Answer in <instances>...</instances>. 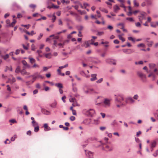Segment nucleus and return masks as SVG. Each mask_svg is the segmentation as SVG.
Returning a JSON list of instances; mask_svg holds the SVG:
<instances>
[{"label":"nucleus","mask_w":158,"mask_h":158,"mask_svg":"<svg viewBox=\"0 0 158 158\" xmlns=\"http://www.w3.org/2000/svg\"><path fill=\"white\" fill-rule=\"evenodd\" d=\"M50 1L55 2V0H48L47 3V7L48 9H58L59 8V6L57 5H55L50 2Z\"/></svg>","instance_id":"obj_1"},{"label":"nucleus","mask_w":158,"mask_h":158,"mask_svg":"<svg viewBox=\"0 0 158 158\" xmlns=\"http://www.w3.org/2000/svg\"><path fill=\"white\" fill-rule=\"evenodd\" d=\"M111 100V99H110L104 98L103 102L102 103V105L105 107H109L110 106Z\"/></svg>","instance_id":"obj_2"},{"label":"nucleus","mask_w":158,"mask_h":158,"mask_svg":"<svg viewBox=\"0 0 158 158\" xmlns=\"http://www.w3.org/2000/svg\"><path fill=\"white\" fill-rule=\"evenodd\" d=\"M124 100L123 98L121 96H118L115 99L116 103H118L122 105L124 104L122 102V101Z\"/></svg>","instance_id":"obj_3"},{"label":"nucleus","mask_w":158,"mask_h":158,"mask_svg":"<svg viewBox=\"0 0 158 158\" xmlns=\"http://www.w3.org/2000/svg\"><path fill=\"white\" fill-rule=\"evenodd\" d=\"M69 101L70 102H73L72 105L73 106H79V105L77 102L75 98H73L71 96H70L69 98Z\"/></svg>","instance_id":"obj_4"},{"label":"nucleus","mask_w":158,"mask_h":158,"mask_svg":"<svg viewBox=\"0 0 158 158\" xmlns=\"http://www.w3.org/2000/svg\"><path fill=\"white\" fill-rule=\"evenodd\" d=\"M95 113L94 110L92 109H90L86 111L85 114L87 115L92 116Z\"/></svg>","instance_id":"obj_5"},{"label":"nucleus","mask_w":158,"mask_h":158,"mask_svg":"<svg viewBox=\"0 0 158 158\" xmlns=\"http://www.w3.org/2000/svg\"><path fill=\"white\" fill-rule=\"evenodd\" d=\"M85 155L88 158H93V153L89 151L85 150Z\"/></svg>","instance_id":"obj_6"},{"label":"nucleus","mask_w":158,"mask_h":158,"mask_svg":"<svg viewBox=\"0 0 158 158\" xmlns=\"http://www.w3.org/2000/svg\"><path fill=\"white\" fill-rule=\"evenodd\" d=\"M138 76L141 78V79L143 81H145L146 78V76L144 74L140 72H138Z\"/></svg>","instance_id":"obj_7"},{"label":"nucleus","mask_w":158,"mask_h":158,"mask_svg":"<svg viewBox=\"0 0 158 158\" xmlns=\"http://www.w3.org/2000/svg\"><path fill=\"white\" fill-rule=\"evenodd\" d=\"M22 63L24 65L23 68L24 69H30L31 66L27 64L26 61L25 60L22 61Z\"/></svg>","instance_id":"obj_8"},{"label":"nucleus","mask_w":158,"mask_h":158,"mask_svg":"<svg viewBox=\"0 0 158 158\" xmlns=\"http://www.w3.org/2000/svg\"><path fill=\"white\" fill-rule=\"evenodd\" d=\"M97 15H91V18L92 19H97L98 18H100L101 17V15L100 14V12L99 10H97Z\"/></svg>","instance_id":"obj_9"},{"label":"nucleus","mask_w":158,"mask_h":158,"mask_svg":"<svg viewBox=\"0 0 158 158\" xmlns=\"http://www.w3.org/2000/svg\"><path fill=\"white\" fill-rule=\"evenodd\" d=\"M125 102L126 103H132L135 102V101L131 97H128L126 98Z\"/></svg>","instance_id":"obj_10"},{"label":"nucleus","mask_w":158,"mask_h":158,"mask_svg":"<svg viewBox=\"0 0 158 158\" xmlns=\"http://www.w3.org/2000/svg\"><path fill=\"white\" fill-rule=\"evenodd\" d=\"M138 12L139 10H129L128 12H127V14L128 16H131L132 14L135 15Z\"/></svg>","instance_id":"obj_11"},{"label":"nucleus","mask_w":158,"mask_h":158,"mask_svg":"<svg viewBox=\"0 0 158 158\" xmlns=\"http://www.w3.org/2000/svg\"><path fill=\"white\" fill-rule=\"evenodd\" d=\"M105 148L107 151H110L112 150L113 147L111 145H106Z\"/></svg>","instance_id":"obj_12"},{"label":"nucleus","mask_w":158,"mask_h":158,"mask_svg":"<svg viewBox=\"0 0 158 158\" xmlns=\"http://www.w3.org/2000/svg\"><path fill=\"white\" fill-rule=\"evenodd\" d=\"M97 75L96 74H92L91 75V78L90 79V80L91 81H93L97 79Z\"/></svg>","instance_id":"obj_13"},{"label":"nucleus","mask_w":158,"mask_h":158,"mask_svg":"<svg viewBox=\"0 0 158 158\" xmlns=\"http://www.w3.org/2000/svg\"><path fill=\"white\" fill-rule=\"evenodd\" d=\"M118 2L121 3L120 6L123 7L124 9H127L126 7L125 6L124 3L125 2L124 0H117Z\"/></svg>","instance_id":"obj_14"},{"label":"nucleus","mask_w":158,"mask_h":158,"mask_svg":"<svg viewBox=\"0 0 158 158\" xmlns=\"http://www.w3.org/2000/svg\"><path fill=\"white\" fill-rule=\"evenodd\" d=\"M123 51L127 54H130L134 52L133 50L131 49H123Z\"/></svg>","instance_id":"obj_15"},{"label":"nucleus","mask_w":158,"mask_h":158,"mask_svg":"<svg viewBox=\"0 0 158 158\" xmlns=\"http://www.w3.org/2000/svg\"><path fill=\"white\" fill-rule=\"evenodd\" d=\"M44 130L45 131H50L51 130V128L49 127L47 123H45L44 125Z\"/></svg>","instance_id":"obj_16"},{"label":"nucleus","mask_w":158,"mask_h":158,"mask_svg":"<svg viewBox=\"0 0 158 158\" xmlns=\"http://www.w3.org/2000/svg\"><path fill=\"white\" fill-rule=\"evenodd\" d=\"M106 62L107 63H109L110 64H113L114 65L116 64V63L114 61V60L111 59H107L106 60Z\"/></svg>","instance_id":"obj_17"},{"label":"nucleus","mask_w":158,"mask_h":158,"mask_svg":"<svg viewBox=\"0 0 158 158\" xmlns=\"http://www.w3.org/2000/svg\"><path fill=\"white\" fill-rule=\"evenodd\" d=\"M24 69V68H23V70H22L21 71V73L23 75H29V73H28V72H26V71L25 70V69Z\"/></svg>","instance_id":"obj_18"},{"label":"nucleus","mask_w":158,"mask_h":158,"mask_svg":"<svg viewBox=\"0 0 158 158\" xmlns=\"http://www.w3.org/2000/svg\"><path fill=\"white\" fill-rule=\"evenodd\" d=\"M144 14L143 13L140 14V15L139 16V21L141 23H142V20L143 19Z\"/></svg>","instance_id":"obj_19"},{"label":"nucleus","mask_w":158,"mask_h":158,"mask_svg":"<svg viewBox=\"0 0 158 158\" xmlns=\"http://www.w3.org/2000/svg\"><path fill=\"white\" fill-rule=\"evenodd\" d=\"M89 41H85L84 44H82V46H84L85 48H87L89 46Z\"/></svg>","instance_id":"obj_20"},{"label":"nucleus","mask_w":158,"mask_h":158,"mask_svg":"<svg viewBox=\"0 0 158 158\" xmlns=\"http://www.w3.org/2000/svg\"><path fill=\"white\" fill-rule=\"evenodd\" d=\"M156 142L155 141H153L151 144V148H153L155 147L156 145ZM153 151V149H152L151 150V151Z\"/></svg>","instance_id":"obj_21"},{"label":"nucleus","mask_w":158,"mask_h":158,"mask_svg":"<svg viewBox=\"0 0 158 158\" xmlns=\"http://www.w3.org/2000/svg\"><path fill=\"white\" fill-rule=\"evenodd\" d=\"M42 112L43 113L46 115H48L50 114V112L45 109H42Z\"/></svg>","instance_id":"obj_22"},{"label":"nucleus","mask_w":158,"mask_h":158,"mask_svg":"<svg viewBox=\"0 0 158 158\" xmlns=\"http://www.w3.org/2000/svg\"><path fill=\"white\" fill-rule=\"evenodd\" d=\"M35 76L37 78H41L43 79V77H42L41 75L38 73H36L34 74Z\"/></svg>","instance_id":"obj_23"},{"label":"nucleus","mask_w":158,"mask_h":158,"mask_svg":"<svg viewBox=\"0 0 158 158\" xmlns=\"http://www.w3.org/2000/svg\"><path fill=\"white\" fill-rule=\"evenodd\" d=\"M55 85L59 89H62L63 88V85L60 83H56L55 84Z\"/></svg>","instance_id":"obj_24"},{"label":"nucleus","mask_w":158,"mask_h":158,"mask_svg":"<svg viewBox=\"0 0 158 158\" xmlns=\"http://www.w3.org/2000/svg\"><path fill=\"white\" fill-rule=\"evenodd\" d=\"M151 26L153 27H156V26H158V22L156 23L152 22L151 23Z\"/></svg>","instance_id":"obj_25"},{"label":"nucleus","mask_w":158,"mask_h":158,"mask_svg":"<svg viewBox=\"0 0 158 158\" xmlns=\"http://www.w3.org/2000/svg\"><path fill=\"white\" fill-rule=\"evenodd\" d=\"M83 6L84 9H86V10H89V8L88 7L89 6V5L88 3H84Z\"/></svg>","instance_id":"obj_26"},{"label":"nucleus","mask_w":158,"mask_h":158,"mask_svg":"<svg viewBox=\"0 0 158 158\" xmlns=\"http://www.w3.org/2000/svg\"><path fill=\"white\" fill-rule=\"evenodd\" d=\"M45 57L48 59H50L51 58V53H48L44 54Z\"/></svg>","instance_id":"obj_27"},{"label":"nucleus","mask_w":158,"mask_h":158,"mask_svg":"<svg viewBox=\"0 0 158 158\" xmlns=\"http://www.w3.org/2000/svg\"><path fill=\"white\" fill-rule=\"evenodd\" d=\"M16 80L15 78H13L12 79H9V81L11 84H12L13 83L15 82Z\"/></svg>","instance_id":"obj_28"},{"label":"nucleus","mask_w":158,"mask_h":158,"mask_svg":"<svg viewBox=\"0 0 158 158\" xmlns=\"http://www.w3.org/2000/svg\"><path fill=\"white\" fill-rule=\"evenodd\" d=\"M52 22H54L56 19V16L55 15V13H54L52 15Z\"/></svg>","instance_id":"obj_29"},{"label":"nucleus","mask_w":158,"mask_h":158,"mask_svg":"<svg viewBox=\"0 0 158 158\" xmlns=\"http://www.w3.org/2000/svg\"><path fill=\"white\" fill-rule=\"evenodd\" d=\"M99 121L98 119H94L92 121V123L94 124H97L99 123Z\"/></svg>","instance_id":"obj_30"},{"label":"nucleus","mask_w":158,"mask_h":158,"mask_svg":"<svg viewBox=\"0 0 158 158\" xmlns=\"http://www.w3.org/2000/svg\"><path fill=\"white\" fill-rule=\"evenodd\" d=\"M29 60H30V63L32 64L33 63H34L35 62V60L33 59V58H31V57H29L28 58Z\"/></svg>","instance_id":"obj_31"},{"label":"nucleus","mask_w":158,"mask_h":158,"mask_svg":"<svg viewBox=\"0 0 158 158\" xmlns=\"http://www.w3.org/2000/svg\"><path fill=\"white\" fill-rule=\"evenodd\" d=\"M2 58H3L5 60H6L9 58V55L7 54L4 56H2Z\"/></svg>","instance_id":"obj_32"},{"label":"nucleus","mask_w":158,"mask_h":158,"mask_svg":"<svg viewBox=\"0 0 158 158\" xmlns=\"http://www.w3.org/2000/svg\"><path fill=\"white\" fill-rule=\"evenodd\" d=\"M32 67L34 68H40V65L36 64H34L32 66Z\"/></svg>","instance_id":"obj_33"},{"label":"nucleus","mask_w":158,"mask_h":158,"mask_svg":"<svg viewBox=\"0 0 158 158\" xmlns=\"http://www.w3.org/2000/svg\"><path fill=\"white\" fill-rule=\"evenodd\" d=\"M60 1L63 4L65 3H69V1H65V0H60Z\"/></svg>","instance_id":"obj_34"},{"label":"nucleus","mask_w":158,"mask_h":158,"mask_svg":"<svg viewBox=\"0 0 158 158\" xmlns=\"http://www.w3.org/2000/svg\"><path fill=\"white\" fill-rule=\"evenodd\" d=\"M39 130V126L34 127V131L35 132H37Z\"/></svg>","instance_id":"obj_35"},{"label":"nucleus","mask_w":158,"mask_h":158,"mask_svg":"<svg viewBox=\"0 0 158 158\" xmlns=\"http://www.w3.org/2000/svg\"><path fill=\"white\" fill-rule=\"evenodd\" d=\"M118 37L119 38V39L120 40H121L123 42L125 41V39L123 37H121V35H118Z\"/></svg>","instance_id":"obj_36"},{"label":"nucleus","mask_w":158,"mask_h":158,"mask_svg":"<svg viewBox=\"0 0 158 158\" xmlns=\"http://www.w3.org/2000/svg\"><path fill=\"white\" fill-rule=\"evenodd\" d=\"M133 3L135 6H139V3L136 0H134Z\"/></svg>","instance_id":"obj_37"},{"label":"nucleus","mask_w":158,"mask_h":158,"mask_svg":"<svg viewBox=\"0 0 158 158\" xmlns=\"http://www.w3.org/2000/svg\"><path fill=\"white\" fill-rule=\"evenodd\" d=\"M126 19L131 22H132L134 21L133 19L131 18H126Z\"/></svg>","instance_id":"obj_38"},{"label":"nucleus","mask_w":158,"mask_h":158,"mask_svg":"<svg viewBox=\"0 0 158 158\" xmlns=\"http://www.w3.org/2000/svg\"><path fill=\"white\" fill-rule=\"evenodd\" d=\"M29 6L32 9H35L36 6L34 4H31L29 5Z\"/></svg>","instance_id":"obj_39"},{"label":"nucleus","mask_w":158,"mask_h":158,"mask_svg":"<svg viewBox=\"0 0 158 158\" xmlns=\"http://www.w3.org/2000/svg\"><path fill=\"white\" fill-rule=\"evenodd\" d=\"M128 39L129 40L133 42H135V39H134L133 38L131 37H128Z\"/></svg>","instance_id":"obj_40"},{"label":"nucleus","mask_w":158,"mask_h":158,"mask_svg":"<svg viewBox=\"0 0 158 158\" xmlns=\"http://www.w3.org/2000/svg\"><path fill=\"white\" fill-rule=\"evenodd\" d=\"M114 10H118L120 9L119 6L117 5L114 6Z\"/></svg>","instance_id":"obj_41"},{"label":"nucleus","mask_w":158,"mask_h":158,"mask_svg":"<svg viewBox=\"0 0 158 158\" xmlns=\"http://www.w3.org/2000/svg\"><path fill=\"white\" fill-rule=\"evenodd\" d=\"M15 25V24L14 23L12 22L9 25H7V26L8 27H13Z\"/></svg>","instance_id":"obj_42"},{"label":"nucleus","mask_w":158,"mask_h":158,"mask_svg":"<svg viewBox=\"0 0 158 158\" xmlns=\"http://www.w3.org/2000/svg\"><path fill=\"white\" fill-rule=\"evenodd\" d=\"M35 87L36 88L40 89L41 88V86L39 83H37L35 85Z\"/></svg>","instance_id":"obj_43"},{"label":"nucleus","mask_w":158,"mask_h":158,"mask_svg":"<svg viewBox=\"0 0 158 158\" xmlns=\"http://www.w3.org/2000/svg\"><path fill=\"white\" fill-rule=\"evenodd\" d=\"M103 81V79L102 78H101L100 79L98 80L96 82L97 83H100L102 82Z\"/></svg>","instance_id":"obj_44"},{"label":"nucleus","mask_w":158,"mask_h":158,"mask_svg":"<svg viewBox=\"0 0 158 158\" xmlns=\"http://www.w3.org/2000/svg\"><path fill=\"white\" fill-rule=\"evenodd\" d=\"M88 92L89 93L94 92V90L93 89H89L88 90Z\"/></svg>","instance_id":"obj_45"},{"label":"nucleus","mask_w":158,"mask_h":158,"mask_svg":"<svg viewBox=\"0 0 158 158\" xmlns=\"http://www.w3.org/2000/svg\"><path fill=\"white\" fill-rule=\"evenodd\" d=\"M23 27H25L27 28V29H28L29 28L30 26V25H21Z\"/></svg>","instance_id":"obj_46"},{"label":"nucleus","mask_w":158,"mask_h":158,"mask_svg":"<svg viewBox=\"0 0 158 158\" xmlns=\"http://www.w3.org/2000/svg\"><path fill=\"white\" fill-rule=\"evenodd\" d=\"M137 46L139 47H145V45L141 43L138 45Z\"/></svg>","instance_id":"obj_47"},{"label":"nucleus","mask_w":158,"mask_h":158,"mask_svg":"<svg viewBox=\"0 0 158 158\" xmlns=\"http://www.w3.org/2000/svg\"><path fill=\"white\" fill-rule=\"evenodd\" d=\"M153 156H155L156 157L158 155V150H157L153 154Z\"/></svg>","instance_id":"obj_48"},{"label":"nucleus","mask_w":158,"mask_h":158,"mask_svg":"<svg viewBox=\"0 0 158 158\" xmlns=\"http://www.w3.org/2000/svg\"><path fill=\"white\" fill-rule=\"evenodd\" d=\"M9 122L13 123H17L16 121L15 120L13 119L10 120Z\"/></svg>","instance_id":"obj_49"},{"label":"nucleus","mask_w":158,"mask_h":158,"mask_svg":"<svg viewBox=\"0 0 158 158\" xmlns=\"http://www.w3.org/2000/svg\"><path fill=\"white\" fill-rule=\"evenodd\" d=\"M104 32L103 31L102 32H98L97 35L99 36H101L104 34Z\"/></svg>","instance_id":"obj_50"},{"label":"nucleus","mask_w":158,"mask_h":158,"mask_svg":"<svg viewBox=\"0 0 158 158\" xmlns=\"http://www.w3.org/2000/svg\"><path fill=\"white\" fill-rule=\"evenodd\" d=\"M153 42L152 41L149 42V43L147 45L149 47H151L152 46Z\"/></svg>","instance_id":"obj_51"},{"label":"nucleus","mask_w":158,"mask_h":158,"mask_svg":"<svg viewBox=\"0 0 158 158\" xmlns=\"http://www.w3.org/2000/svg\"><path fill=\"white\" fill-rule=\"evenodd\" d=\"M43 34L42 33H40V35L37 38L38 40H40L43 36Z\"/></svg>","instance_id":"obj_52"},{"label":"nucleus","mask_w":158,"mask_h":158,"mask_svg":"<svg viewBox=\"0 0 158 158\" xmlns=\"http://www.w3.org/2000/svg\"><path fill=\"white\" fill-rule=\"evenodd\" d=\"M17 137V135H15L13 137H12L11 138V140L12 141H14L15 140V138Z\"/></svg>","instance_id":"obj_53"},{"label":"nucleus","mask_w":158,"mask_h":158,"mask_svg":"<svg viewBox=\"0 0 158 158\" xmlns=\"http://www.w3.org/2000/svg\"><path fill=\"white\" fill-rule=\"evenodd\" d=\"M6 87H7V90L9 91L10 92L11 91V89L10 86L9 85H7Z\"/></svg>","instance_id":"obj_54"},{"label":"nucleus","mask_w":158,"mask_h":158,"mask_svg":"<svg viewBox=\"0 0 158 158\" xmlns=\"http://www.w3.org/2000/svg\"><path fill=\"white\" fill-rule=\"evenodd\" d=\"M106 129V127H100V130L102 131H103L105 130Z\"/></svg>","instance_id":"obj_55"},{"label":"nucleus","mask_w":158,"mask_h":158,"mask_svg":"<svg viewBox=\"0 0 158 158\" xmlns=\"http://www.w3.org/2000/svg\"><path fill=\"white\" fill-rule=\"evenodd\" d=\"M75 118L73 116H71L70 118V119L72 121H73L75 120Z\"/></svg>","instance_id":"obj_56"},{"label":"nucleus","mask_w":158,"mask_h":158,"mask_svg":"<svg viewBox=\"0 0 158 158\" xmlns=\"http://www.w3.org/2000/svg\"><path fill=\"white\" fill-rule=\"evenodd\" d=\"M107 28L109 29H110L111 30H113V27L111 26H110V25H109L108 26V27H107Z\"/></svg>","instance_id":"obj_57"},{"label":"nucleus","mask_w":158,"mask_h":158,"mask_svg":"<svg viewBox=\"0 0 158 158\" xmlns=\"http://www.w3.org/2000/svg\"><path fill=\"white\" fill-rule=\"evenodd\" d=\"M20 71V68L19 67H18L15 70V72L16 73H18Z\"/></svg>","instance_id":"obj_58"},{"label":"nucleus","mask_w":158,"mask_h":158,"mask_svg":"<svg viewBox=\"0 0 158 158\" xmlns=\"http://www.w3.org/2000/svg\"><path fill=\"white\" fill-rule=\"evenodd\" d=\"M135 26L137 27H141L140 23L139 22L135 23Z\"/></svg>","instance_id":"obj_59"},{"label":"nucleus","mask_w":158,"mask_h":158,"mask_svg":"<svg viewBox=\"0 0 158 158\" xmlns=\"http://www.w3.org/2000/svg\"><path fill=\"white\" fill-rule=\"evenodd\" d=\"M114 43L116 44H118L119 43V41L117 40H114Z\"/></svg>","instance_id":"obj_60"},{"label":"nucleus","mask_w":158,"mask_h":158,"mask_svg":"<svg viewBox=\"0 0 158 158\" xmlns=\"http://www.w3.org/2000/svg\"><path fill=\"white\" fill-rule=\"evenodd\" d=\"M44 89L46 91H47L50 90V88L49 87L46 86L44 87Z\"/></svg>","instance_id":"obj_61"},{"label":"nucleus","mask_w":158,"mask_h":158,"mask_svg":"<svg viewBox=\"0 0 158 158\" xmlns=\"http://www.w3.org/2000/svg\"><path fill=\"white\" fill-rule=\"evenodd\" d=\"M152 76V77H153V78L154 79V78H155V75H154V74H153L152 73H151V74H149V75H148V77H151V76Z\"/></svg>","instance_id":"obj_62"},{"label":"nucleus","mask_w":158,"mask_h":158,"mask_svg":"<svg viewBox=\"0 0 158 158\" xmlns=\"http://www.w3.org/2000/svg\"><path fill=\"white\" fill-rule=\"evenodd\" d=\"M31 131L29 130L27 132V134L28 135H31Z\"/></svg>","instance_id":"obj_63"},{"label":"nucleus","mask_w":158,"mask_h":158,"mask_svg":"<svg viewBox=\"0 0 158 158\" xmlns=\"http://www.w3.org/2000/svg\"><path fill=\"white\" fill-rule=\"evenodd\" d=\"M6 23L8 24V25L10 24V21L9 19H7L6 21Z\"/></svg>","instance_id":"obj_64"}]
</instances>
